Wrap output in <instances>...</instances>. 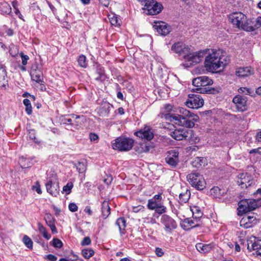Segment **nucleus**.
<instances>
[{
	"label": "nucleus",
	"mask_w": 261,
	"mask_h": 261,
	"mask_svg": "<svg viewBox=\"0 0 261 261\" xmlns=\"http://www.w3.org/2000/svg\"><path fill=\"white\" fill-rule=\"evenodd\" d=\"M228 17L229 21L235 27L247 32L254 31V28L252 27V25L248 22L246 16L242 13L234 12L230 14Z\"/></svg>",
	"instance_id": "4"
},
{
	"label": "nucleus",
	"mask_w": 261,
	"mask_h": 261,
	"mask_svg": "<svg viewBox=\"0 0 261 261\" xmlns=\"http://www.w3.org/2000/svg\"><path fill=\"white\" fill-rule=\"evenodd\" d=\"M173 106L170 104H166L162 109V113L164 115L166 118L170 115V112L172 111Z\"/></svg>",
	"instance_id": "37"
},
{
	"label": "nucleus",
	"mask_w": 261,
	"mask_h": 261,
	"mask_svg": "<svg viewBox=\"0 0 261 261\" xmlns=\"http://www.w3.org/2000/svg\"><path fill=\"white\" fill-rule=\"evenodd\" d=\"M44 219L47 225L55 222V219L53 216L50 214H46L45 215Z\"/></svg>",
	"instance_id": "49"
},
{
	"label": "nucleus",
	"mask_w": 261,
	"mask_h": 261,
	"mask_svg": "<svg viewBox=\"0 0 261 261\" xmlns=\"http://www.w3.org/2000/svg\"><path fill=\"white\" fill-rule=\"evenodd\" d=\"M239 207L238 208V215H242L243 214L250 212L249 209L248 199H244L241 200L238 203Z\"/></svg>",
	"instance_id": "19"
},
{
	"label": "nucleus",
	"mask_w": 261,
	"mask_h": 261,
	"mask_svg": "<svg viewBox=\"0 0 261 261\" xmlns=\"http://www.w3.org/2000/svg\"><path fill=\"white\" fill-rule=\"evenodd\" d=\"M171 50L178 54L184 61L182 66L188 68L201 61L204 56V51L192 52L188 46L182 42L175 43L171 47Z\"/></svg>",
	"instance_id": "1"
},
{
	"label": "nucleus",
	"mask_w": 261,
	"mask_h": 261,
	"mask_svg": "<svg viewBox=\"0 0 261 261\" xmlns=\"http://www.w3.org/2000/svg\"><path fill=\"white\" fill-rule=\"evenodd\" d=\"M145 6L146 13L152 15L160 13L163 8L162 4L155 0H148Z\"/></svg>",
	"instance_id": "8"
},
{
	"label": "nucleus",
	"mask_w": 261,
	"mask_h": 261,
	"mask_svg": "<svg viewBox=\"0 0 261 261\" xmlns=\"http://www.w3.org/2000/svg\"><path fill=\"white\" fill-rule=\"evenodd\" d=\"M246 245L249 252H253V255L261 257V240L251 236L247 239Z\"/></svg>",
	"instance_id": "7"
},
{
	"label": "nucleus",
	"mask_w": 261,
	"mask_h": 261,
	"mask_svg": "<svg viewBox=\"0 0 261 261\" xmlns=\"http://www.w3.org/2000/svg\"><path fill=\"white\" fill-rule=\"evenodd\" d=\"M190 134H192V130L184 128L176 129L170 133V135L177 141L187 140Z\"/></svg>",
	"instance_id": "11"
},
{
	"label": "nucleus",
	"mask_w": 261,
	"mask_h": 261,
	"mask_svg": "<svg viewBox=\"0 0 261 261\" xmlns=\"http://www.w3.org/2000/svg\"><path fill=\"white\" fill-rule=\"evenodd\" d=\"M205 161L206 159L204 158L203 157H197L195 158V160L194 162V163H195V166L196 167H199L200 166H204L205 164Z\"/></svg>",
	"instance_id": "41"
},
{
	"label": "nucleus",
	"mask_w": 261,
	"mask_h": 261,
	"mask_svg": "<svg viewBox=\"0 0 261 261\" xmlns=\"http://www.w3.org/2000/svg\"><path fill=\"white\" fill-rule=\"evenodd\" d=\"M199 177L200 179H198L195 185H192V186L195 187L198 190H202L205 188L206 182L203 176H200Z\"/></svg>",
	"instance_id": "34"
},
{
	"label": "nucleus",
	"mask_w": 261,
	"mask_h": 261,
	"mask_svg": "<svg viewBox=\"0 0 261 261\" xmlns=\"http://www.w3.org/2000/svg\"><path fill=\"white\" fill-rule=\"evenodd\" d=\"M116 225L119 227L120 233L121 236L125 232L126 221L123 217L119 218L116 222Z\"/></svg>",
	"instance_id": "27"
},
{
	"label": "nucleus",
	"mask_w": 261,
	"mask_h": 261,
	"mask_svg": "<svg viewBox=\"0 0 261 261\" xmlns=\"http://www.w3.org/2000/svg\"><path fill=\"white\" fill-rule=\"evenodd\" d=\"M247 98L246 96L240 95L235 96L232 99L233 103L239 112H244L247 110Z\"/></svg>",
	"instance_id": "14"
},
{
	"label": "nucleus",
	"mask_w": 261,
	"mask_h": 261,
	"mask_svg": "<svg viewBox=\"0 0 261 261\" xmlns=\"http://www.w3.org/2000/svg\"><path fill=\"white\" fill-rule=\"evenodd\" d=\"M255 221H256V218L253 216H246L241 221V223L245 222V223L243 224L245 225L246 228H249L252 226V223H255Z\"/></svg>",
	"instance_id": "26"
},
{
	"label": "nucleus",
	"mask_w": 261,
	"mask_h": 261,
	"mask_svg": "<svg viewBox=\"0 0 261 261\" xmlns=\"http://www.w3.org/2000/svg\"><path fill=\"white\" fill-rule=\"evenodd\" d=\"M153 28L162 36H166L171 32V27L169 25L163 21H159L154 23Z\"/></svg>",
	"instance_id": "16"
},
{
	"label": "nucleus",
	"mask_w": 261,
	"mask_h": 261,
	"mask_svg": "<svg viewBox=\"0 0 261 261\" xmlns=\"http://www.w3.org/2000/svg\"><path fill=\"white\" fill-rule=\"evenodd\" d=\"M238 92L240 93H245L246 95H250L251 93L250 89L247 88L246 87L240 88L238 89Z\"/></svg>",
	"instance_id": "52"
},
{
	"label": "nucleus",
	"mask_w": 261,
	"mask_h": 261,
	"mask_svg": "<svg viewBox=\"0 0 261 261\" xmlns=\"http://www.w3.org/2000/svg\"><path fill=\"white\" fill-rule=\"evenodd\" d=\"M141 150L139 151L140 153L147 152L150 150L151 146L148 144H142L140 146Z\"/></svg>",
	"instance_id": "50"
},
{
	"label": "nucleus",
	"mask_w": 261,
	"mask_h": 261,
	"mask_svg": "<svg viewBox=\"0 0 261 261\" xmlns=\"http://www.w3.org/2000/svg\"><path fill=\"white\" fill-rule=\"evenodd\" d=\"M111 108V105L108 102H103L98 109L99 115L102 117L107 116L109 115Z\"/></svg>",
	"instance_id": "23"
},
{
	"label": "nucleus",
	"mask_w": 261,
	"mask_h": 261,
	"mask_svg": "<svg viewBox=\"0 0 261 261\" xmlns=\"http://www.w3.org/2000/svg\"><path fill=\"white\" fill-rule=\"evenodd\" d=\"M109 20L110 23L113 25L117 26L120 25V20L116 16L113 15L112 17H109Z\"/></svg>",
	"instance_id": "45"
},
{
	"label": "nucleus",
	"mask_w": 261,
	"mask_h": 261,
	"mask_svg": "<svg viewBox=\"0 0 261 261\" xmlns=\"http://www.w3.org/2000/svg\"><path fill=\"white\" fill-rule=\"evenodd\" d=\"M38 229L39 232L45 239L48 240L51 238V235L48 233L46 228L40 223H38Z\"/></svg>",
	"instance_id": "33"
},
{
	"label": "nucleus",
	"mask_w": 261,
	"mask_h": 261,
	"mask_svg": "<svg viewBox=\"0 0 261 261\" xmlns=\"http://www.w3.org/2000/svg\"><path fill=\"white\" fill-rule=\"evenodd\" d=\"M53 245L55 248H61L63 246V243L60 240L54 239L53 240Z\"/></svg>",
	"instance_id": "51"
},
{
	"label": "nucleus",
	"mask_w": 261,
	"mask_h": 261,
	"mask_svg": "<svg viewBox=\"0 0 261 261\" xmlns=\"http://www.w3.org/2000/svg\"><path fill=\"white\" fill-rule=\"evenodd\" d=\"M93 66L95 70L94 74L95 80L100 82L105 81L107 76L104 67L98 63L95 64Z\"/></svg>",
	"instance_id": "17"
},
{
	"label": "nucleus",
	"mask_w": 261,
	"mask_h": 261,
	"mask_svg": "<svg viewBox=\"0 0 261 261\" xmlns=\"http://www.w3.org/2000/svg\"><path fill=\"white\" fill-rule=\"evenodd\" d=\"M77 62L78 64L83 68H86L88 65L86 57L84 55H82L80 56Z\"/></svg>",
	"instance_id": "39"
},
{
	"label": "nucleus",
	"mask_w": 261,
	"mask_h": 261,
	"mask_svg": "<svg viewBox=\"0 0 261 261\" xmlns=\"http://www.w3.org/2000/svg\"><path fill=\"white\" fill-rule=\"evenodd\" d=\"M23 103L25 107V112L28 115H31L32 113V108L30 100L28 99H24Z\"/></svg>",
	"instance_id": "40"
},
{
	"label": "nucleus",
	"mask_w": 261,
	"mask_h": 261,
	"mask_svg": "<svg viewBox=\"0 0 261 261\" xmlns=\"http://www.w3.org/2000/svg\"><path fill=\"white\" fill-rule=\"evenodd\" d=\"M196 249L200 253H205L211 251L214 247L213 244H203L201 243H197L196 244Z\"/></svg>",
	"instance_id": "22"
},
{
	"label": "nucleus",
	"mask_w": 261,
	"mask_h": 261,
	"mask_svg": "<svg viewBox=\"0 0 261 261\" xmlns=\"http://www.w3.org/2000/svg\"><path fill=\"white\" fill-rule=\"evenodd\" d=\"M248 202L250 212L255 210L258 206L257 201L254 199H249Z\"/></svg>",
	"instance_id": "47"
},
{
	"label": "nucleus",
	"mask_w": 261,
	"mask_h": 261,
	"mask_svg": "<svg viewBox=\"0 0 261 261\" xmlns=\"http://www.w3.org/2000/svg\"><path fill=\"white\" fill-rule=\"evenodd\" d=\"M154 210L158 214L162 215L166 212L167 208L165 206L159 204Z\"/></svg>",
	"instance_id": "46"
},
{
	"label": "nucleus",
	"mask_w": 261,
	"mask_h": 261,
	"mask_svg": "<svg viewBox=\"0 0 261 261\" xmlns=\"http://www.w3.org/2000/svg\"><path fill=\"white\" fill-rule=\"evenodd\" d=\"M134 140L123 137L120 136L116 138L114 140V142L112 144L113 149L120 151H127L130 150L134 145Z\"/></svg>",
	"instance_id": "6"
},
{
	"label": "nucleus",
	"mask_w": 261,
	"mask_h": 261,
	"mask_svg": "<svg viewBox=\"0 0 261 261\" xmlns=\"http://www.w3.org/2000/svg\"><path fill=\"white\" fill-rule=\"evenodd\" d=\"M73 187V183L72 182H68L63 187L62 192H65L66 194H69L71 192Z\"/></svg>",
	"instance_id": "44"
},
{
	"label": "nucleus",
	"mask_w": 261,
	"mask_h": 261,
	"mask_svg": "<svg viewBox=\"0 0 261 261\" xmlns=\"http://www.w3.org/2000/svg\"><path fill=\"white\" fill-rule=\"evenodd\" d=\"M135 135L142 140L147 141L151 140L154 137L152 129L149 126H145L139 131L135 132Z\"/></svg>",
	"instance_id": "13"
},
{
	"label": "nucleus",
	"mask_w": 261,
	"mask_h": 261,
	"mask_svg": "<svg viewBox=\"0 0 261 261\" xmlns=\"http://www.w3.org/2000/svg\"><path fill=\"white\" fill-rule=\"evenodd\" d=\"M227 64L226 57L220 49L212 50L205 57L204 66L209 72H214L218 69H223Z\"/></svg>",
	"instance_id": "2"
},
{
	"label": "nucleus",
	"mask_w": 261,
	"mask_h": 261,
	"mask_svg": "<svg viewBox=\"0 0 261 261\" xmlns=\"http://www.w3.org/2000/svg\"><path fill=\"white\" fill-rule=\"evenodd\" d=\"M89 139L92 142L97 141L98 139V136L96 134L91 133L89 134Z\"/></svg>",
	"instance_id": "59"
},
{
	"label": "nucleus",
	"mask_w": 261,
	"mask_h": 261,
	"mask_svg": "<svg viewBox=\"0 0 261 261\" xmlns=\"http://www.w3.org/2000/svg\"><path fill=\"white\" fill-rule=\"evenodd\" d=\"M189 142L192 144L193 143H196L199 142V139L197 137H196L192 132V134H190L189 136V138H188Z\"/></svg>",
	"instance_id": "48"
},
{
	"label": "nucleus",
	"mask_w": 261,
	"mask_h": 261,
	"mask_svg": "<svg viewBox=\"0 0 261 261\" xmlns=\"http://www.w3.org/2000/svg\"><path fill=\"white\" fill-rule=\"evenodd\" d=\"M68 208L70 211L75 212L77 211V206L74 203H70L68 205Z\"/></svg>",
	"instance_id": "55"
},
{
	"label": "nucleus",
	"mask_w": 261,
	"mask_h": 261,
	"mask_svg": "<svg viewBox=\"0 0 261 261\" xmlns=\"http://www.w3.org/2000/svg\"><path fill=\"white\" fill-rule=\"evenodd\" d=\"M237 183L242 188H246L253 184L254 181L251 176L243 173L238 175Z\"/></svg>",
	"instance_id": "15"
},
{
	"label": "nucleus",
	"mask_w": 261,
	"mask_h": 261,
	"mask_svg": "<svg viewBox=\"0 0 261 261\" xmlns=\"http://www.w3.org/2000/svg\"><path fill=\"white\" fill-rule=\"evenodd\" d=\"M190 210L193 214V218L196 220V222H198L203 215L200 207L197 206H193L190 207Z\"/></svg>",
	"instance_id": "29"
},
{
	"label": "nucleus",
	"mask_w": 261,
	"mask_h": 261,
	"mask_svg": "<svg viewBox=\"0 0 261 261\" xmlns=\"http://www.w3.org/2000/svg\"><path fill=\"white\" fill-rule=\"evenodd\" d=\"M155 254L159 257H161L164 255V252L163 250L160 248H156Z\"/></svg>",
	"instance_id": "61"
},
{
	"label": "nucleus",
	"mask_w": 261,
	"mask_h": 261,
	"mask_svg": "<svg viewBox=\"0 0 261 261\" xmlns=\"http://www.w3.org/2000/svg\"><path fill=\"white\" fill-rule=\"evenodd\" d=\"M23 242L28 248H33V242L32 240L28 236L25 235L23 237Z\"/></svg>",
	"instance_id": "43"
},
{
	"label": "nucleus",
	"mask_w": 261,
	"mask_h": 261,
	"mask_svg": "<svg viewBox=\"0 0 261 261\" xmlns=\"http://www.w3.org/2000/svg\"><path fill=\"white\" fill-rule=\"evenodd\" d=\"M35 132L34 130H30L29 132L28 136L31 140H34L35 142H36L35 141L36 137H35Z\"/></svg>",
	"instance_id": "57"
},
{
	"label": "nucleus",
	"mask_w": 261,
	"mask_h": 261,
	"mask_svg": "<svg viewBox=\"0 0 261 261\" xmlns=\"http://www.w3.org/2000/svg\"><path fill=\"white\" fill-rule=\"evenodd\" d=\"M161 222L164 226L165 231L168 233L177 227L176 221L169 215L164 214L161 218Z\"/></svg>",
	"instance_id": "10"
},
{
	"label": "nucleus",
	"mask_w": 261,
	"mask_h": 261,
	"mask_svg": "<svg viewBox=\"0 0 261 261\" xmlns=\"http://www.w3.org/2000/svg\"><path fill=\"white\" fill-rule=\"evenodd\" d=\"M213 80L207 76H200L192 80V84L196 87L193 89V91H196L198 93H212V89L207 87L208 86L213 85Z\"/></svg>",
	"instance_id": "5"
},
{
	"label": "nucleus",
	"mask_w": 261,
	"mask_h": 261,
	"mask_svg": "<svg viewBox=\"0 0 261 261\" xmlns=\"http://www.w3.org/2000/svg\"><path fill=\"white\" fill-rule=\"evenodd\" d=\"M46 190L48 193L53 196L57 197L59 195V186L57 182H53L51 180H49L45 184Z\"/></svg>",
	"instance_id": "18"
},
{
	"label": "nucleus",
	"mask_w": 261,
	"mask_h": 261,
	"mask_svg": "<svg viewBox=\"0 0 261 261\" xmlns=\"http://www.w3.org/2000/svg\"><path fill=\"white\" fill-rule=\"evenodd\" d=\"M144 209V206L141 205L133 207V211L135 213H138L141 211H143Z\"/></svg>",
	"instance_id": "58"
},
{
	"label": "nucleus",
	"mask_w": 261,
	"mask_h": 261,
	"mask_svg": "<svg viewBox=\"0 0 261 261\" xmlns=\"http://www.w3.org/2000/svg\"><path fill=\"white\" fill-rule=\"evenodd\" d=\"M220 189L218 187H214L211 189V192L212 194L215 193L216 196H217L218 193L220 192Z\"/></svg>",
	"instance_id": "63"
},
{
	"label": "nucleus",
	"mask_w": 261,
	"mask_h": 261,
	"mask_svg": "<svg viewBox=\"0 0 261 261\" xmlns=\"http://www.w3.org/2000/svg\"><path fill=\"white\" fill-rule=\"evenodd\" d=\"M203 105V99L197 94H189L186 106L192 109H198Z\"/></svg>",
	"instance_id": "9"
},
{
	"label": "nucleus",
	"mask_w": 261,
	"mask_h": 261,
	"mask_svg": "<svg viewBox=\"0 0 261 261\" xmlns=\"http://www.w3.org/2000/svg\"><path fill=\"white\" fill-rule=\"evenodd\" d=\"M74 165L80 173H83L86 170V162L84 161L79 162L77 163H74Z\"/></svg>",
	"instance_id": "36"
},
{
	"label": "nucleus",
	"mask_w": 261,
	"mask_h": 261,
	"mask_svg": "<svg viewBox=\"0 0 261 261\" xmlns=\"http://www.w3.org/2000/svg\"><path fill=\"white\" fill-rule=\"evenodd\" d=\"M7 75L5 67L0 63V86H4L7 82Z\"/></svg>",
	"instance_id": "24"
},
{
	"label": "nucleus",
	"mask_w": 261,
	"mask_h": 261,
	"mask_svg": "<svg viewBox=\"0 0 261 261\" xmlns=\"http://www.w3.org/2000/svg\"><path fill=\"white\" fill-rule=\"evenodd\" d=\"M31 79L38 83L43 82V75L42 72L37 69H32L30 72Z\"/></svg>",
	"instance_id": "21"
},
{
	"label": "nucleus",
	"mask_w": 261,
	"mask_h": 261,
	"mask_svg": "<svg viewBox=\"0 0 261 261\" xmlns=\"http://www.w3.org/2000/svg\"><path fill=\"white\" fill-rule=\"evenodd\" d=\"M178 155L179 152L177 149L168 151L165 158L166 163L171 167H175L179 163Z\"/></svg>",
	"instance_id": "12"
},
{
	"label": "nucleus",
	"mask_w": 261,
	"mask_h": 261,
	"mask_svg": "<svg viewBox=\"0 0 261 261\" xmlns=\"http://www.w3.org/2000/svg\"><path fill=\"white\" fill-rule=\"evenodd\" d=\"M200 176H202V175H200L198 173L194 172L191 173L187 175V179L188 181L190 182V184L192 185H195V182L197 181L198 179H200Z\"/></svg>",
	"instance_id": "31"
},
{
	"label": "nucleus",
	"mask_w": 261,
	"mask_h": 261,
	"mask_svg": "<svg viewBox=\"0 0 261 261\" xmlns=\"http://www.w3.org/2000/svg\"><path fill=\"white\" fill-rule=\"evenodd\" d=\"M190 196V192L189 190H186L184 193H181L179 194V202L181 203H185L189 200Z\"/></svg>",
	"instance_id": "35"
},
{
	"label": "nucleus",
	"mask_w": 261,
	"mask_h": 261,
	"mask_svg": "<svg viewBox=\"0 0 261 261\" xmlns=\"http://www.w3.org/2000/svg\"><path fill=\"white\" fill-rule=\"evenodd\" d=\"M91 240L89 237H87L84 238L83 240L81 242L82 246L89 245L91 244Z\"/></svg>",
	"instance_id": "56"
},
{
	"label": "nucleus",
	"mask_w": 261,
	"mask_h": 261,
	"mask_svg": "<svg viewBox=\"0 0 261 261\" xmlns=\"http://www.w3.org/2000/svg\"><path fill=\"white\" fill-rule=\"evenodd\" d=\"M20 56L22 59V64L23 66H25L27 64L28 61L29 59V57L27 55H25L23 54V53H20Z\"/></svg>",
	"instance_id": "53"
},
{
	"label": "nucleus",
	"mask_w": 261,
	"mask_h": 261,
	"mask_svg": "<svg viewBox=\"0 0 261 261\" xmlns=\"http://www.w3.org/2000/svg\"><path fill=\"white\" fill-rule=\"evenodd\" d=\"M45 258L47 259L50 261H56L57 259V257L55 255L51 254L46 255Z\"/></svg>",
	"instance_id": "60"
},
{
	"label": "nucleus",
	"mask_w": 261,
	"mask_h": 261,
	"mask_svg": "<svg viewBox=\"0 0 261 261\" xmlns=\"http://www.w3.org/2000/svg\"><path fill=\"white\" fill-rule=\"evenodd\" d=\"M256 140L258 142L261 143V130L257 133L256 136Z\"/></svg>",
	"instance_id": "64"
},
{
	"label": "nucleus",
	"mask_w": 261,
	"mask_h": 261,
	"mask_svg": "<svg viewBox=\"0 0 261 261\" xmlns=\"http://www.w3.org/2000/svg\"><path fill=\"white\" fill-rule=\"evenodd\" d=\"M82 254L85 258L88 259L94 255V251L91 248H86L82 250Z\"/></svg>",
	"instance_id": "38"
},
{
	"label": "nucleus",
	"mask_w": 261,
	"mask_h": 261,
	"mask_svg": "<svg viewBox=\"0 0 261 261\" xmlns=\"http://www.w3.org/2000/svg\"><path fill=\"white\" fill-rule=\"evenodd\" d=\"M253 73V70L250 67H241L236 71V74L240 77H246Z\"/></svg>",
	"instance_id": "20"
},
{
	"label": "nucleus",
	"mask_w": 261,
	"mask_h": 261,
	"mask_svg": "<svg viewBox=\"0 0 261 261\" xmlns=\"http://www.w3.org/2000/svg\"><path fill=\"white\" fill-rule=\"evenodd\" d=\"M179 115L172 116V120L179 126L187 128H192L195 125V122L199 119V117L186 109L179 107L178 109Z\"/></svg>",
	"instance_id": "3"
},
{
	"label": "nucleus",
	"mask_w": 261,
	"mask_h": 261,
	"mask_svg": "<svg viewBox=\"0 0 261 261\" xmlns=\"http://www.w3.org/2000/svg\"><path fill=\"white\" fill-rule=\"evenodd\" d=\"M71 118L66 117H63L61 119V122L63 124H67L69 123L70 125H73L74 123H75V125H77L76 123H77V121H76V119H78L80 118V116H77L76 115L72 114L70 115Z\"/></svg>",
	"instance_id": "25"
},
{
	"label": "nucleus",
	"mask_w": 261,
	"mask_h": 261,
	"mask_svg": "<svg viewBox=\"0 0 261 261\" xmlns=\"http://www.w3.org/2000/svg\"><path fill=\"white\" fill-rule=\"evenodd\" d=\"M252 27L254 28V31L257 28L261 27V16L258 17L255 21V24L254 26L252 25Z\"/></svg>",
	"instance_id": "54"
},
{
	"label": "nucleus",
	"mask_w": 261,
	"mask_h": 261,
	"mask_svg": "<svg viewBox=\"0 0 261 261\" xmlns=\"http://www.w3.org/2000/svg\"><path fill=\"white\" fill-rule=\"evenodd\" d=\"M33 189L35 190L37 192V193H38V194H41L42 193V191H41V188H40V186L38 184V182L36 184V186H34L33 187Z\"/></svg>",
	"instance_id": "62"
},
{
	"label": "nucleus",
	"mask_w": 261,
	"mask_h": 261,
	"mask_svg": "<svg viewBox=\"0 0 261 261\" xmlns=\"http://www.w3.org/2000/svg\"><path fill=\"white\" fill-rule=\"evenodd\" d=\"M19 162L20 165L22 168H29L33 164L32 160L25 158H21L19 160Z\"/></svg>",
	"instance_id": "32"
},
{
	"label": "nucleus",
	"mask_w": 261,
	"mask_h": 261,
	"mask_svg": "<svg viewBox=\"0 0 261 261\" xmlns=\"http://www.w3.org/2000/svg\"><path fill=\"white\" fill-rule=\"evenodd\" d=\"M11 7L10 5L6 2L0 3V13L2 14L10 15L11 13Z\"/></svg>",
	"instance_id": "28"
},
{
	"label": "nucleus",
	"mask_w": 261,
	"mask_h": 261,
	"mask_svg": "<svg viewBox=\"0 0 261 261\" xmlns=\"http://www.w3.org/2000/svg\"><path fill=\"white\" fill-rule=\"evenodd\" d=\"M159 204L154 199H150L148 201L147 208L151 210H154Z\"/></svg>",
	"instance_id": "42"
},
{
	"label": "nucleus",
	"mask_w": 261,
	"mask_h": 261,
	"mask_svg": "<svg viewBox=\"0 0 261 261\" xmlns=\"http://www.w3.org/2000/svg\"><path fill=\"white\" fill-rule=\"evenodd\" d=\"M111 208L109 205L108 202L104 201L101 205L102 216L104 219H106L110 214Z\"/></svg>",
	"instance_id": "30"
}]
</instances>
